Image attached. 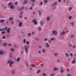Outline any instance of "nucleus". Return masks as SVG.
I'll use <instances>...</instances> for the list:
<instances>
[{
  "instance_id": "nucleus-55",
  "label": "nucleus",
  "mask_w": 76,
  "mask_h": 76,
  "mask_svg": "<svg viewBox=\"0 0 76 76\" xmlns=\"http://www.w3.org/2000/svg\"><path fill=\"white\" fill-rule=\"evenodd\" d=\"M35 34V32H32V35H34V34Z\"/></svg>"
},
{
  "instance_id": "nucleus-9",
  "label": "nucleus",
  "mask_w": 76,
  "mask_h": 76,
  "mask_svg": "<svg viewBox=\"0 0 76 76\" xmlns=\"http://www.w3.org/2000/svg\"><path fill=\"white\" fill-rule=\"evenodd\" d=\"M46 46L47 48H49L50 47V45L48 43H47L46 44Z\"/></svg>"
},
{
  "instance_id": "nucleus-54",
  "label": "nucleus",
  "mask_w": 76,
  "mask_h": 76,
  "mask_svg": "<svg viewBox=\"0 0 76 76\" xmlns=\"http://www.w3.org/2000/svg\"><path fill=\"white\" fill-rule=\"evenodd\" d=\"M25 8V7H24V6H23L22 7H21V9L23 10V9H24Z\"/></svg>"
},
{
  "instance_id": "nucleus-28",
  "label": "nucleus",
  "mask_w": 76,
  "mask_h": 76,
  "mask_svg": "<svg viewBox=\"0 0 76 76\" xmlns=\"http://www.w3.org/2000/svg\"><path fill=\"white\" fill-rule=\"evenodd\" d=\"M13 57V56H12V53H10V58H12Z\"/></svg>"
},
{
  "instance_id": "nucleus-50",
  "label": "nucleus",
  "mask_w": 76,
  "mask_h": 76,
  "mask_svg": "<svg viewBox=\"0 0 76 76\" xmlns=\"http://www.w3.org/2000/svg\"><path fill=\"white\" fill-rule=\"evenodd\" d=\"M26 66H27V67L29 66V64H28V63L26 62Z\"/></svg>"
},
{
  "instance_id": "nucleus-38",
  "label": "nucleus",
  "mask_w": 76,
  "mask_h": 76,
  "mask_svg": "<svg viewBox=\"0 0 76 76\" xmlns=\"http://www.w3.org/2000/svg\"><path fill=\"white\" fill-rule=\"evenodd\" d=\"M31 66L32 67H35V65L34 64H32V65H31Z\"/></svg>"
},
{
  "instance_id": "nucleus-12",
  "label": "nucleus",
  "mask_w": 76,
  "mask_h": 76,
  "mask_svg": "<svg viewBox=\"0 0 76 76\" xmlns=\"http://www.w3.org/2000/svg\"><path fill=\"white\" fill-rule=\"evenodd\" d=\"M38 11L39 13V16H41V11L39 10H38Z\"/></svg>"
},
{
  "instance_id": "nucleus-18",
  "label": "nucleus",
  "mask_w": 76,
  "mask_h": 76,
  "mask_svg": "<svg viewBox=\"0 0 76 76\" xmlns=\"http://www.w3.org/2000/svg\"><path fill=\"white\" fill-rule=\"evenodd\" d=\"M7 43H3V45L4 46V47H7Z\"/></svg>"
},
{
  "instance_id": "nucleus-15",
  "label": "nucleus",
  "mask_w": 76,
  "mask_h": 76,
  "mask_svg": "<svg viewBox=\"0 0 76 76\" xmlns=\"http://www.w3.org/2000/svg\"><path fill=\"white\" fill-rule=\"evenodd\" d=\"M57 70V68L56 67H55L54 68V69H53V71L55 72V71H56V70Z\"/></svg>"
},
{
  "instance_id": "nucleus-1",
  "label": "nucleus",
  "mask_w": 76,
  "mask_h": 76,
  "mask_svg": "<svg viewBox=\"0 0 76 76\" xmlns=\"http://www.w3.org/2000/svg\"><path fill=\"white\" fill-rule=\"evenodd\" d=\"M7 64H10V65H9V66L10 67H11V68H12V67H13V66H12V64H13V63H14V61H12V60L10 59V60H9L7 62Z\"/></svg>"
},
{
  "instance_id": "nucleus-46",
  "label": "nucleus",
  "mask_w": 76,
  "mask_h": 76,
  "mask_svg": "<svg viewBox=\"0 0 76 76\" xmlns=\"http://www.w3.org/2000/svg\"><path fill=\"white\" fill-rule=\"evenodd\" d=\"M31 34L29 33L28 34V36H31Z\"/></svg>"
},
{
  "instance_id": "nucleus-40",
  "label": "nucleus",
  "mask_w": 76,
  "mask_h": 76,
  "mask_svg": "<svg viewBox=\"0 0 76 76\" xmlns=\"http://www.w3.org/2000/svg\"><path fill=\"white\" fill-rule=\"evenodd\" d=\"M43 3V2H41L40 4L39 5V6H41V5H42Z\"/></svg>"
},
{
  "instance_id": "nucleus-39",
  "label": "nucleus",
  "mask_w": 76,
  "mask_h": 76,
  "mask_svg": "<svg viewBox=\"0 0 76 76\" xmlns=\"http://www.w3.org/2000/svg\"><path fill=\"white\" fill-rule=\"evenodd\" d=\"M70 56L71 57H72V56H73V53H70Z\"/></svg>"
},
{
  "instance_id": "nucleus-21",
  "label": "nucleus",
  "mask_w": 76,
  "mask_h": 76,
  "mask_svg": "<svg viewBox=\"0 0 76 76\" xmlns=\"http://www.w3.org/2000/svg\"><path fill=\"white\" fill-rule=\"evenodd\" d=\"M50 19H51V18H50V17H47V21H49L50 20Z\"/></svg>"
},
{
  "instance_id": "nucleus-2",
  "label": "nucleus",
  "mask_w": 76,
  "mask_h": 76,
  "mask_svg": "<svg viewBox=\"0 0 76 76\" xmlns=\"http://www.w3.org/2000/svg\"><path fill=\"white\" fill-rule=\"evenodd\" d=\"M28 48H29V45H28V46L26 45H25L24 46L25 50L26 53L27 54L28 53Z\"/></svg>"
},
{
  "instance_id": "nucleus-16",
  "label": "nucleus",
  "mask_w": 76,
  "mask_h": 76,
  "mask_svg": "<svg viewBox=\"0 0 76 76\" xmlns=\"http://www.w3.org/2000/svg\"><path fill=\"white\" fill-rule=\"evenodd\" d=\"M44 2L45 4V3H47L48 2V0H44Z\"/></svg>"
},
{
  "instance_id": "nucleus-53",
  "label": "nucleus",
  "mask_w": 76,
  "mask_h": 76,
  "mask_svg": "<svg viewBox=\"0 0 76 76\" xmlns=\"http://www.w3.org/2000/svg\"><path fill=\"white\" fill-rule=\"evenodd\" d=\"M23 11H22L21 12H20V15H22V13H23Z\"/></svg>"
},
{
  "instance_id": "nucleus-57",
  "label": "nucleus",
  "mask_w": 76,
  "mask_h": 76,
  "mask_svg": "<svg viewBox=\"0 0 76 76\" xmlns=\"http://www.w3.org/2000/svg\"><path fill=\"white\" fill-rule=\"evenodd\" d=\"M8 23H9V21H7L6 22V24H7V25Z\"/></svg>"
},
{
  "instance_id": "nucleus-47",
  "label": "nucleus",
  "mask_w": 76,
  "mask_h": 76,
  "mask_svg": "<svg viewBox=\"0 0 76 76\" xmlns=\"http://www.w3.org/2000/svg\"><path fill=\"white\" fill-rule=\"evenodd\" d=\"M5 31H7V26H6L5 28Z\"/></svg>"
},
{
  "instance_id": "nucleus-34",
  "label": "nucleus",
  "mask_w": 76,
  "mask_h": 76,
  "mask_svg": "<svg viewBox=\"0 0 76 76\" xmlns=\"http://www.w3.org/2000/svg\"><path fill=\"white\" fill-rule=\"evenodd\" d=\"M13 20V18L12 17H11L9 18L10 20Z\"/></svg>"
},
{
  "instance_id": "nucleus-58",
  "label": "nucleus",
  "mask_w": 76,
  "mask_h": 76,
  "mask_svg": "<svg viewBox=\"0 0 76 76\" xmlns=\"http://www.w3.org/2000/svg\"><path fill=\"white\" fill-rule=\"evenodd\" d=\"M48 40V39H47V38H46V39H44V40L45 41H47Z\"/></svg>"
},
{
  "instance_id": "nucleus-10",
  "label": "nucleus",
  "mask_w": 76,
  "mask_h": 76,
  "mask_svg": "<svg viewBox=\"0 0 76 76\" xmlns=\"http://www.w3.org/2000/svg\"><path fill=\"white\" fill-rule=\"evenodd\" d=\"M27 3H28V1L27 0H25L23 2V4L24 5L26 4Z\"/></svg>"
},
{
  "instance_id": "nucleus-56",
  "label": "nucleus",
  "mask_w": 76,
  "mask_h": 76,
  "mask_svg": "<svg viewBox=\"0 0 76 76\" xmlns=\"http://www.w3.org/2000/svg\"><path fill=\"white\" fill-rule=\"evenodd\" d=\"M7 33H8L9 34V33H10V30H8L7 31Z\"/></svg>"
},
{
  "instance_id": "nucleus-3",
  "label": "nucleus",
  "mask_w": 76,
  "mask_h": 76,
  "mask_svg": "<svg viewBox=\"0 0 76 76\" xmlns=\"http://www.w3.org/2000/svg\"><path fill=\"white\" fill-rule=\"evenodd\" d=\"M53 34V35H57V32L56 30H53L52 31Z\"/></svg>"
},
{
  "instance_id": "nucleus-42",
  "label": "nucleus",
  "mask_w": 76,
  "mask_h": 76,
  "mask_svg": "<svg viewBox=\"0 0 76 76\" xmlns=\"http://www.w3.org/2000/svg\"><path fill=\"white\" fill-rule=\"evenodd\" d=\"M6 31H2L1 32L2 34H4V33H6Z\"/></svg>"
},
{
  "instance_id": "nucleus-5",
  "label": "nucleus",
  "mask_w": 76,
  "mask_h": 76,
  "mask_svg": "<svg viewBox=\"0 0 76 76\" xmlns=\"http://www.w3.org/2000/svg\"><path fill=\"white\" fill-rule=\"evenodd\" d=\"M22 21L20 22L18 25V26L19 27H21L22 26Z\"/></svg>"
},
{
  "instance_id": "nucleus-11",
  "label": "nucleus",
  "mask_w": 76,
  "mask_h": 76,
  "mask_svg": "<svg viewBox=\"0 0 76 76\" xmlns=\"http://www.w3.org/2000/svg\"><path fill=\"white\" fill-rule=\"evenodd\" d=\"M40 25H44V23L42 20H41L40 22Z\"/></svg>"
},
{
  "instance_id": "nucleus-32",
  "label": "nucleus",
  "mask_w": 76,
  "mask_h": 76,
  "mask_svg": "<svg viewBox=\"0 0 76 76\" xmlns=\"http://www.w3.org/2000/svg\"><path fill=\"white\" fill-rule=\"evenodd\" d=\"M72 9V7H71V8H69L68 10L69 12H70V11Z\"/></svg>"
},
{
  "instance_id": "nucleus-36",
  "label": "nucleus",
  "mask_w": 76,
  "mask_h": 76,
  "mask_svg": "<svg viewBox=\"0 0 76 76\" xmlns=\"http://www.w3.org/2000/svg\"><path fill=\"white\" fill-rule=\"evenodd\" d=\"M61 73H63V72H64V70H62V69H61Z\"/></svg>"
},
{
  "instance_id": "nucleus-26",
  "label": "nucleus",
  "mask_w": 76,
  "mask_h": 76,
  "mask_svg": "<svg viewBox=\"0 0 76 76\" xmlns=\"http://www.w3.org/2000/svg\"><path fill=\"white\" fill-rule=\"evenodd\" d=\"M41 72V70H40L39 69L38 70V71H37V74L38 75V74H39V73H40Z\"/></svg>"
},
{
  "instance_id": "nucleus-45",
  "label": "nucleus",
  "mask_w": 76,
  "mask_h": 76,
  "mask_svg": "<svg viewBox=\"0 0 76 76\" xmlns=\"http://www.w3.org/2000/svg\"><path fill=\"white\" fill-rule=\"evenodd\" d=\"M42 46H38V48H42Z\"/></svg>"
},
{
  "instance_id": "nucleus-22",
  "label": "nucleus",
  "mask_w": 76,
  "mask_h": 76,
  "mask_svg": "<svg viewBox=\"0 0 76 76\" xmlns=\"http://www.w3.org/2000/svg\"><path fill=\"white\" fill-rule=\"evenodd\" d=\"M74 35L73 34H72L70 36V38H74Z\"/></svg>"
},
{
  "instance_id": "nucleus-24",
  "label": "nucleus",
  "mask_w": 76,
  "mask_h": 76,
  "mask_svg": "<svg viewBox=\"0 0 76 76\" xmlns=\"http://www.w3.org/2000/svg\"><path fill=\"white\" fill-rule=\"evenodd\" d=\"M26 39H23V43H24V44H25V43H26Z\"/></svg>"
},
{
  "instance_id": "nucleus-25",
  "label": "nucleus",
  "mask_w": 76,
  "mask_h": 76,
  "mask_svg": "<svg viewBox=\"0 0 76 76\" xmlns=\"http://www.w3.org/2000/svg\"><path fill=\"white\" fill-rule=\"evenodd\" d=\"M74 24H75V23H74V22H72L71 23V26H74Z\"/></svg>"
},
{
  "instance_id": "nucleus-19",
  "label": "nucleus",
  "mask_w": 76,
  "mask_h": 76,
  "mask_svg": "<svg viewBox=\"0 0 76 76\" xmlns=\"http://www.w3.org/2000/svg\"><path fill=\"white\" fill-rule=\"evenodd\" d=\"M64 31H62L61 33V35H62V36H63V35H64Z\"/></svg>"
},
{
  "instance_id": "nucleus-59",
  "label": "nucleus",
  "mask_w": 76,
  "mask_h": 76,
  "mask_svg": "<svg viewBox=\"0 0 76 76\" xmlns=\"http://www.w3.org/2000/svg\"><path fill=\"white\" fill-rule=\"evenodd\" d=\"M72 16L70 17L69 18V19H70V20H71V19H72Z\"/></svg>"
},
{
  "instance_id": "nucleus-49",
  "label": "nucleus",
  "mask_w": 76,
  "mask_h": 76,
  "mask_svg": "<svg viewBox=\"0 0 76 76\" xmlns=\"http://www.w3.org/2000/svg\"><path fill=\"white\" fill-rule=\"evenodd\" d=\"M18 4V2H16L15 3V5H17V4Z\"/></svg>"
},
{
  "instance_id": "nucleus-33",
  "label": "nucleus",
  "mask_w": 76,
  "mask_h": 76,
  "mask_svg": "<svg viewBox=\"0 0 76 76\" xmlns=\"http://www.w3.org/2000/svg\"><path fill=\"white\" fill-rule=\"evenodd\" d=\"M38 29H39V31H41L42 28H41V27H39V28H38Z\"/></svg>"
},
{
  "instance_id": "nucleus-20",
  "label": "nucleus",
  "mask_w": 76,
  "mask_h": 76,
  "mask_svg": "<svg viewBox=\"0 0 76 76\" xmlns=\"http://www.w3.org/2000/svg\"><path fill=\"white\" fill-rule=\"evenodd\" d=\"M14 47H15V48H18V47H19V46L16 45V44H15L14 45Z\"/></svg>"
},
{
  "instance_id": "nucleus-52",
  "label": "nucleus",
  "mask_w": 76,
  "mask_h": 76,
  "mask_svg": "<svg viewBox=\"0 0 76 76\" xmlns=\"http://www.w3.org/2000/svg\"><path fill=\"white\" fill-rule=\"evenodd\" d=\"M54 75V74H50V76H53Z\"/></svg>"
},
{
  "instance_id": "nucleus-44",
  "label": "nucleus",
  "mask_w": 76,
  "mask_h": 76,
  "mask_svg": "<svg viewBox=\"0 0 76 76\" xmlns=\"http://www.w3.org/2000/svg\"><path fill=\"white\" fill-rule=\"evenodd\" d=\"M65 55L67 56V57H69V54L67 53H66Z\"/></svg>"
},
{
  "instance_id": "nucleus-61",
  "label": "nucleus",
  "mask_w": 76,
  "mask_h": 76,
  "mask_svg": "<svg viewBox=\"0 0 76 76\" xmlns=\"http://www.w3.org/2000/svg\"><path fill=\"white\" fill-rule=\"evenodd\" d=\"M19 12H20V11H21V10H22V8H20L19 9Z\"/></svg>"
},
{
  "instance_id": "nucleus-23",
  "label": "nucleus",
  "mask_w": 76,
  "mask_h": 76,
  "mask_svg": "<svg viewBox=\"0 0 76 76\" xmlns=\"http://www.w3.org/2000/svg\"><path fill=\"white\" fill-rule=\"evenodd\" d=\"M20 60V58H18L16 60L17 62H19Z\"/></svg>"
},
{
  "instance_id": "nucleus-35",
  "label": "nucleus",
  "mask_w": 76,
  "mask_h": 76,
  "mask_svg": "<svg viewBox=\"0 0 76 76\" xmlns=\"http://www.w3.org/2000/svg\"><path fill=\"white\" fill-rule=\"evenodd\" d=\"M34 39L35 40H36L37 41H39V39L37 38H35Z\"/></svg>"
},
{
  "instance_id": "nucleus-8",
  "label": "nucleus",
  "mask_w": 76,
  "mask_h": 76,
  "mask_svg": "<svg viewBox=\"0 0 76 76\" xmlns=\"http://www.w3.org/2000/svg\"><path fill=\"white\" fill-rule=\"evenodd\" d=\"M57 1H56V2L53 3L52 4V6H56V4H57Z\"/></svg>"
},
{
  "instance_id": "nucleus-60",
  "label": "nucleus",
  "mask_w": 76,
  "mask_h": 76,
  "mask_svg": "<svg viewBox=\"0 0 76 76\" xmlns=\"http://www.w3.org/2000/svg\"><path fill=\"white\" fill-rule=\"evenodd\" d=\"M55 56H56H56H57V53H55Z\"/></svg>"
},
{
  "instance_id": "nucleus-48",
  "label": "nucleus",
  "mask_w": 76,
  "mask_h": 76,
  "mask_svg": "<svg viewBox=\"0 0 76 76\" xmlns=\"http://www.w3.org/2000/svg\"><path fill=\"white\" fill-rule=\"evenodd\" d=\"M32 9H33V8L31 6L30 7L29 9H30V10H32Z\"/></svg>"
},
{
  "instance_id": "nucleus-31",
  "label": "nucleus",
  "mask_w": 76,
  "mask_h": 76,
  "mask_svg": "<svg viewBox=\"0 0 76 76\" xmlns=\"http://www.w3.org/2000/svg\"><path fill=\"white\" fill-rule=\"evenodd\" d=\"M32 22H36V19H34V20H32Z\"/></svg>"
},
{
  "instance_id": "nucleus-63",
  "label": "nucleus",
  "mask_w": 76,
  "mask_h": 76,
  "mask_svg": "<svg viewBox=\"0 0 76 76\" xmlns=\"http://www.w3.org/2000/svg\"><path fill=\"white\" fill-rule=\"evenodd\" d=\"M3 39H5L6 38V37L4 36L2 38Z\"/></svg>"
},
{
  "instance_id": "nucleus-43",
  "label": "nucleus",
  "mask_w": 76,
  "mask_h": 76,
  "mask_svg": "<svg viewBox=\"0 0 76 76\" xmlns=\"http://www.w3.org/2000/svg\"><path fill=\"white\" fill-rule=\"evenodd\" d=\"M54 39H55V38H52V39H51V41H53Z\"/></svg>"
},
{
  "instance_id": "nucleus-51",
  "label": "nucleus",
  "mask_w": 76,
  "mask_h": 76,
  "mask_svg": "<svg viewBox=\"0 0 76 76\" xmlns=\"http://www.w3.org/2000/svg\"><path fill=\"white\" fill-rule=\"evenodd\" d=\"M26 44H29V42L28 41H27L26 42Z\"/></svg>"
},
{
  "instance_id": "nucleus-6",
  "label": "nucleus",
  "mask_w": 76,
  "mask_h": 76,
  "mask_svg": "<svg viewBox=\"0 0 76 76\" xmlns=\"http://www.w3.org/2000/svg\"><path fill=\"white\" fill-rule=\"evenodd\" d=\"M10 8H11L12 9H14V8H15V7H14V6H13V4H12L10 6Z\"/></svg>"
},
{
  "instance_id": "nucleus-7",
  "label": "nucleus",
  "mask_w": 76,
  "mask_h": 76,
  "mask_svg": "<svg viewBox=\"0 0 76 76\" xmlns=\"http://www.w3.org/2000/svg\"><path fill=\"white\" fill-rule=\"evenodd\" d=\"M76 59L75 58H74L73 60H72V64H75V63H76Z\"/></svg>"
},
{
  "instance_id": "nucleus-14",
  "label": "nucleus",
  "mask_w": 76,
  "mask_h": 76,
  "mask_svg": "<svg viewBox=\"0 0 76 76\" xmlns=\"http://www.w3.org/2000/svg\"><path fill=\"white\" fill-rule=\"evenodd\" d=\"M10 50L12 52H14V51H15V49H13V48H11L10 49Z\"/></svg>"
},
{
  "instance_id": "nucleus-64",
  "label": "nucleus",
  "mask_w": 76,
  "mask_h": 76,
  "mask_svg": "<svg viewBox=\"0 0 76 76\" xmlns=\"http://www.w3.org/2000/svg\"><path fill=\"white\" fill-rule=\"evenodd\" d=\"M67 76H71V75L69 74L68 75H67Z\"/></svg>"
},
{
  "instance_id": "nucleus-27",
  "label": "nucleus",
  "mask_w": 76,
  "mask_h": 76,
  "mask_svg": "<svg viewBox=\"0 0 76 76\" xmlns=\"http://www.w3.org/2000/svg\"><path fill=\"white\" fill-rule=\"evenodd\" d=\"M34 25H37L38 24V23H37V21L34 22Z\"/></svg>"
},
{
  "instance_id": "nucleus-13",
  "label": "nucleus",
  "mask_w": 76,
  "mask_h": 76,
  "mask_svg": "<svg viewBox=\"0 0 76 76\" xmlns=\"http://www.w3.org/2000/svg\"><path fill=\"white\" fill-rule=\"evenodd\" d=\"M3 53H4V51H3L1 50L0 51V55H1V56L3 55Z\"/></svg>"
},
{
  "instance_id": "nucleus-37",
  "label": "nucleus",
  "mask_w": 76,
  "mask_h": 76,
  "mask_svg": "<svg viewBox=\"0 0 76 76\" xmlns=\"http://www.w3.org/2000/svg\"><path fill=\"white\" fill-rule=\"evenodd\" d=\"M42 52L44 53L45 52V49H43L42 50Z\"/></svg>"
},
{
  "instance_id": "nucleus-62",
  "label": "nucleus",
  "mask_w": 76,
  "mask_h": 76,
  "mask_svg": "<svg viewBox=\"0 0 76 76\" xmlns=\"http://www.w3.org/2000/svg\"><path fill=\"white\" fill-rule=\"evenodd\" d=\"M1 17H2V18H4V17H3V15H1V14H0V18H1Z\"/></svg>"
},
{
  "instance_id": "nucleus-17",
  "label": "nucleus",
  "mask_w": 76,
  "mask_h": 76,
  "mask_svg": "<svg viewBox=\"0 0 76 76\" xmlns=\"http://www.w3.org/2000/svg\"><path fill=\"white\" fill-rule=\"evenodd\" d=\"M68 46L69 47H73V45L71 43H69L68 44Z\"/></svg>"
},
{
  "instance_id": "nucleus-4",
  "label": "nucleus",
  "mask_w": 76,
  "mask_h": 76,
  "mask_svg": "<svg viewBox=\"0 0 76 76\" xmlns=\"http://www.w3.org/2000/svg\"><path fill=\"white\" fill-rule=\"evenodd\" d=\"M15 72H16V70H12V75H15Z\"/></svg>"
},
{
  "instance_id": "nucleus-41",
  "label": "nucleus",
  "mask_w": 76,
  "mask_h": 76,
  "mask_svg": "<svg viewBox=\"0 0 76 76\" xmlns=\"http://www.w3.org/2000/svg\"><path fill=\"white\" fill-rule=\"evenodd\" d=\"M31 2H32V3H34L35 1V0H31Z\"/></svg>"
},
{
  "instance_id": "nucleus-29",
  "label": "nucleus",
  "mask_w": 76,
  "mask_h": 76,
  "mask_svg": "<svg viewBox=\"0 0 76 76\" xmlns=\"http://www.w3.org/2000/svg\"><path fill=\"white\" fill-rule=\"evenodd\" d=\"M4 21V20H1L0 21V22L2 23H3Z\"/></svg>"
},
{
  "instance_id": "nucleus-30",
  "label": "nucleus",
  "mask_w": 76,
  "mask_h": 76,
  "mask_svg": "<svg viewBox=\"0 0 76 76\" xmlns=\"http://www.w3.org/2000/svg\"><path fill=\"white\" fill-rule=\"evenodd\" d=\"M12 2H11L9 3V4H8V5L9 6H10V5H12Z\"/></svg>"
}]
</instances>
